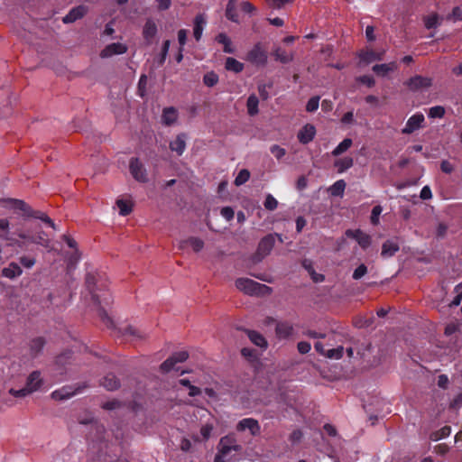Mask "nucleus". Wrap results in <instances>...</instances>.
I'll return each instance as SVG.
<instances>
[{"mask_svg":"<svg viewBox=\"0 0 462 462\" xmlns=\"http://www.w3.org/2000/svg\"><path fill=\"white\" fill-rule=\"evenodd\" d=\"M10 222L7 218L0 219V239L8 242L9 245H16L20 248H26L29 245H37L47 248L49 251L52 249L51 241L46 233L40 229L34 233L18 229L15 232L17 236L14 237L9 235Z\"/></svg>","mask_w":462,"mask_h":462,"instance_id":"obj_1","label":"nucleus"},{"mask_svg":"<svg viewBox=\"0 0 462 462\" xmlns=\"http://www.w3.org/2000/svg\"><path fill=\"white\" fill-rule=\"evenodd\" d=\"M241 448L235 437L225 436L219 440L214 462H236L237 458L234 457L231 452H238Z\"/></svg>","mask_w":462,"mask_h":462,"instance_id":"obj_2","label":"nucleus"},{"mask_svg":"<svg viewBox=\"0 0 462 462\" xmlns=\"http://www.w3.org/2000/svg\"><path fill=\"white\" fill-rule=\"evenodd\" d=\"M236 288L248 295L263 296L269 295L272 289L265 284L259 283L248 278H239L236 281Z\"/></svg>","mask_w":462,"mask_h":462,"instance_id":"obj_3","label":"nucleus"},{"mask_svg":"<svg viewBox=\"0 0 462 462\" xmlns=\"http://www.w3.org/2000/svg\"><path fill=\"white\" fill-rule=\"evenodd\" d=\"M7 203L8 208L21 210L23 213V217L41 219L53 229H56V225L45 213L33 211L24 201L20 199H9L7 200Z\"/></svg>","mask_w":462,"mask_h":462,"instance_id":"obj_4","label":"nucleus"},{"mask_svg":"<svg viewBox=\"0 0 462 462\" xmlns=\"http://www.w3.org/2000/svg\"><path fill=\"white\" fill-rule=\"evenodd\" d=\"M245 60L256 66H265L268 60L266 50L260 44H255L246 54Z\"/></svg>","mask_w":462,"mask_h":462,"instance_id":"obj_5","label":"nucleus"},{"mask_svg":"<svg viewBox=\"0 0 462 462\" xmlns=\"http://www.w3.org/2000/svg\"><path fill=\"white\" fill-rule=\"evenodd\" d=\"M129 171L135 180L143 183L148 181L147 171L138 158H132L130 160Z\"/></svg>","mask_w":462,"mask_h":462,"instance_id":"obj_6","label":"nucleus"},{"mask_svg":"<svg viewBox=\"0 0 462 462\" xmlns=\"http://www.w3.org/2000/svg\"><path fill=\"white\" fill-rule=\"evenodd\" d=\"M424 124V115L422 113H416L407 120L405 126L402 130V133L404 134H411L413 132L423 128Z\"/></svg>","mask_w":462,"mask_h":462,"instance_id":"obj_7","label":"nucleus"},{"mask_svg":"<svg viewBox=\"0 0 462 462\" xmlns=\"http://www.w3.org/2000/svg\"><path fill=\"white\" fill-rule=\"evenodd\" d=\"M189 355L186 351L175 353L161 365V370L163 373H169L172 370H177L175 368V365L186 361Z\"/></svg>","mask_w":462,"mask_h":462,"instance_id":"obj_8","label":"nucleus"},{"mask_svg":"<svg viewBox=\"0 0 462 462\" xmlns=\"http://www.w3.org/2000/svg\"><path fill=\"white\" fill-rule=\"evenodd\" d=\"M126 44L121 42L110 43L100 52V57L103 59L110 58L114 55L124 54L127 51Z\"/></svg>","mask_w":462,"mask_h":462,"instance_id":"obj_9","label":"nucleus"},{"mask_svg":"<svg viewBox=\"0 0 462 462\" xmlns=\"http://www.w3.org/2000/svg\"><path fill=\"white\" fill-rule=\"evenodd\" d=\"M316 127L311 124H306L298 132L297 138L302 144L310 143L316 135Z\"/></svg>","mask_w":462,"mask_h":462,"instance_id":"obj_10","label":"nucleus"},{"mask_svg":"<svg viewBox=\"0 0 462 462\" xmlns=\"http://www.w3.org/2000/svg\"><path fill=\"white\" fill-rule=\"evenodd\" d=\"M236 430L238 431L248 430L253 436H256L260 433V425L256 420L246 418L238 422Z\"/></svg>","mask_w":462,"mask_h":462,"instance_id":"obj_11","label":"nucleus"},{"mask_svg":"<svg viewBox=\"0 0 462 462\" xmlns=\"http://www.w3.org/2000/svg\"><path fill=\"white\" fill-rule=\"evenodd\" d=\"M406 85L412 91L422 90L428 88L431 85V80L429 78H423L421 76H415L410 79Z\"/></svg>","mask_w":462,"mask_h":462,"instance_id":"obj_12","label":"nucleus"},{"mask_svg":"<svg viewBox=\"0 0 462 462\" xmlns=\"http://www.w3.org/2000/svg\"><path fill=\"white\" fill-rule=\"evenodd\" d=\"M214 430V425L212 423H206L200 427L199 434H193L191 436L192 440L195 443L207 442Z\"/></svg>","mask_w":462,"mask_h":462,"instance_id":"obj_13","label":"nucleus"},{"mask_svg":"<svg viewBox=\"0 0 462 462\" xmlns=\"http://www.w3.org/2000/svg\"><path fill=\"white\" fill-rule=\"evenodd\" d=\"M88 13L86 5H79L72 8L62 19L64 23H74L75 21L82 18Z\"/></svg>","mask_w":462,"mask_h":462,"instance_id":"obj_14","label":"nucleus"},{"mask_svg":"<svg viewBox=\"0 0 462 462\" xmlns=\"http://www.w3.org/2000/svg\"><path fill=\"white\" fill-rule=\"evenodd\" d=\"M346 235L356 239L362 248H367L371 245V237L361 230H347Z\"/></svg>","mask_w":462,"mask_h":462,"instance_id":"obj_15","label":"nucleus"},{"mask_svg":"<svg viewBox=\"0 0 462 462\" xmlns=\"http://www.w3.org/2000/svg\"><path fill=\"white\" fill-rule=\"evenodd\" d=\"M157 31L158 29L155 22L152 19H147L143 28V36L147 44L152 42V40L157 34Z\"/></svg>","mask_w":462,"mask_h":462,"instance_id":"obj_16","label":"nucleus"},{"mask_svg":"<svg viewBox=\"0 0 462 462\" xmlns=\"http://www.w3.org/2000/svg\"><path fill=\"white\" fill-rule=\"evenodd\" d=\"M22 274L23 269L15 262H11L6 267L2 269V275L11 280L20 277Z\"/></svg>","mask_w":462,"mask_h":462,"instance_id":"obj_17","label":"nucleus"},{"mask_svg":"<svg viewBox=\"0 0 462 462\" xmlns=\"http://www.w3.org/2000/svg\"><path fill=\"white\" fill-rule=\"evenodd\" d=\"M273 245L274 237L271 235L267 236L260 241L257 248V254L264 257L271 253Z\"/></svg>","mask_w":462,"mask_h":462,"instance_id":"obj_18","label":"nucleus"},{"mask_svg":"<svg viewBox=\"0 0 462 462\" xmlns=\"http://www.w3.org/2000/svg\"><path fill=\"white\" fill-rule=\"evenodd\" d=\"M191 247L194 252H199L204 248V242L202 239L195 236H190L180 242L179 247L184 249Z\"/></svg>","mask_w":462,"mask_h":462,"instance_id":"obj_19","label":"nucleus"},{"mask_svg":"<svg viewBox=\"0 0 462 462\" xmlns=\"http://www.w3.org/2000/svg\"><path fill=\"white\" fill-rule=\"evenodd\" d=\"M42 380L41 374L38 371H34L29 374L26 380V388L31 393L36 392L42 385Z\"/></svg>","mask_w":462,"mask_h":462,"instance_id":"obj_20","label":"nucleus"},{"mask_svg":"<svg viewBox=\"0 0 462 462\" xmlns=\"http://www.w3.org/2000/svg\"><path fill=\"white\" fill-rule=\"evenodd\" d=\"M186 138L185 134H178L176 138L170 143V149L177 152L178 155H181L186 149Z\"/></svg>","mask_w":462,"mask_h":462,"instance_id":"obj_21","label":"nucleus"},{"mask_svg":"<svg viewBox=\"0 0 462 462\" xmlns=\"http://www.w3.org/2000/svg\"><path fill=\"white\" fill-rule=\"evenodd\" d=\"M206 25V18L204 14H198L194 20L193 35L197 41L201 39L204 27Z\"/></svg>","mask_w":462,"mask_h":462,"instance_id":"obj_22","label":"nucleus"},{"mask_svg":"<svg viewBox=\"0 0 462 462\" xmlns=\"http://www.w3.org/2000/svg\"><path fill=\"white\" fill-rule=\"evenodd\" d=\"M178 120V111L174 107H166L163 109L162 121L166 125H171Z\"/></svg>","mask_w":462,"mask_h":462,"instance_id":"obj_23","label":"nucleus"},{"mask_svg":"<svg viewBox=\"0 0 462 462\" xmlns=\"http://www.w3.org/2000/svg\"><path fill=\"white\" fill-rule=\"evenodd\" d=\"M276 335L279 338H288L292 335L293 327L287 322H280L276 325Z\"/></svg>","mask_w":462,"mask_h":462,"instance_id":"obj_24","label":"nucleus"},{"mask_svg":"<svg viewBox=\"0 0 462 462\" xmlns=\"http://www.w3.org/2000/svg\"><path fill=\"white\" fill-rule=\"evenodd\" d=\"M247 336L251 342L255 346H260L262 348L267 347V341L260 333L254 330H248Z\"/></svg>","mask_w":462,"mask_h":462,"instance_id":"obj_25","label":"nucleus"},{"mask_svg":"<svg viewBox=\"0 0 462 462\" xmlns=\"http://www.w3.org/2000/svg\"><path fill=\"white\" fill-rule=\"evenodd\" d=\"M273 55L276 60H278L282 63L291 62L294 57L292 52H287L286 51L282 50V48H277L273 51Z\"/></svg>","mask_w":462,"mask_h":462,"instance_id":"obj_26","label":"nucleus"},{"mask_svg":"<svg viewBox=\"0 0 462 462\" xmlns=\"http://www.w3.org/2000/svg\"><path fill=\"white\" fill-rule=\"evenodd\" d=\"M216 41L223 45V51L226 53H233L235 49L232 45V41L230 38L225 33H219L216 37Z\"/></svg>","mask_w":462,"mask_h":462,"instance_id":"obj_27","label":"nucleus"},{"mask_svg":"<svg viewBox=\"0 0 462 462\" xmlns=\"http://www.w3.org/2000/svg\"><path fill=\"white\" fill-rule=\"evenodd\" d=\"M397 65L395 62H390L387 64H377L373 67V70L381 76H385L387 73L396 69Z\"/></svg>","mask_w":462,"mask_h":462,"instance_id":"obj_28","label":"nucleus"},{"mask_svg":"<svg viewBox=\"0 0 462 462\" xmlns=\"http://www.w3.org/2000/svg\"><path fill=\"white\" fill-rule=\"evenodd\" d=\"M101 384L108 391H114L119 387V382L116 377L109 374L103 378Z\"/></svg>","mask_w":462,"mask_h":462,"instance_id":"obj_29","label":"nucleus"},{"mask_svg":"<svg viewBox=\"0 0 462 462\" xmlns=\"http://www.w3.org/2000/svg\"><path fill=\"white\" fill-rule=\"evenodd\" d=\"M399 250V245L393 241H386L382 246V255L383 257L393 256Z\"/></svg>","mask_w":462,"mask_h":462,"instance_id":"obj_30","label":"nucleus"},{"mask_svg":"<svg viewBox=\"0 0 462 462\" xmlns=\"http://www.w3.org/2000/svg\"><path fill=\"white\" fill-rule=\"evenodd\" d=\"M77 391H71V387H63L60 390L54 391L51 393V396L55 400H63L70 398L71 396L75 395Z\"/></svg>","mask_w":462,"mask_h":462,"instance_id":"obj_31","label":"nucleus"},{"mask_svg":"<svg viewBox=\"0 0 462 462\" xmlns=\"http://www.w3.org/2000/svg\"><path fill=\"white\" fill-rule=\"evenodd\" d=\"M354 164V161L351 157H344L335 162V167L337 169L339 173H342L351 168Z\"/></svg>","mask_w":462,"mask_h":462,"instance_id":"obj_32","label":"nucleus"},{"mask_svg":"<svg viewBox=\"0 0 462 462\" xmlns=\"http://www.w3.org/2000/svg\"><path fill=\"white\" fill-rule=\"evenodd\" d=\"M226 69L236 73H239L244 69V64L235 58L228 57L226 60Z\"/></svg>","mask_w":462,"mask_h":462,"instance_id":"obj_33","label":"nucleus"},{"mask_svg":"<svg viewBox=\"0 0 462 462\" xmlns=\"http://www.w3.org/2000/svg\"><path fill=\"white\" fill-rule=\"evenodd\" d=\"M346 189V182L344 180H337L332 186L329 187L328 191L334 197L343 196Z\"/></svg>","mask_w":462,"mask_h":462,"instance_id":"obj_34","label":"nucleus"},{"mask_svg":"<svg viewBox=\"0 0 462 462\" xmlns=\"http://www.w3.org/2000/svg\"><path fill=\"white\" fill-rule=\"evenodd\" d=\"M124 335L129 337L131 339H142L145 334L133 326H126L124 328Z\"/></svg>","mask_w":462,"mask_h":462,"instance_id":"obj_35","label":"nucleus"},{"mask_svg":"<svg viewBox=\"0 0 462 462\" xmlns=\"http://www.w3.org/2000/svg\"><path fill=\"white\" fill-rule=\"evenodd\" d=\"M353 144V141L350 138L344 139L333 151V156H338L343 152H346Z\"/></svg>","mask_w":462,"mask_h":462,"instance_id":"obj_36","label":"nucleus"},{"mask_svg":"<svg viewBox=\"0 0 462 462\" xmlns=\"http://www.w3.org/2000/svg\"><path fill=\"white\" fill-rule=\"evenodd\" d=\"M116 205H117V207L119 208V214L121 216H127L133 210V204L129 200L118 199L116 201Z\"/></svg>","mask_w":462,"mask_h":462,"instance_id":"obj_37","label":"nucleus"},{"mask_svg":"<svg viewBox=\"0 0 462 462\" xmlns=\"http://www.w3.org/2000/svg\"><path fill=\"white\" fill-rule=\"evenodd\" d=\"M259 100L256 96L252 95L248 97L246 106L250 116H254L258 113Z\"/></svg>","mask_w":462,"mask_h":462,"instance_id":"obj_38","label":"nucleus"},{"mask_svg":"<svg viewBox=\"0 0 462 462\" xmlns=\"http://www.w3.org/2000/svg\"><path fill=\"white\" fill-rule=\"evenodd\" d=\"M218 76L214 71L206 73L203 77V83L208 88H212L218 83Z\"/></svg>","mask_w":462,"mask_h":462,"instance_id":"obj_39","label":"nucleus"},{"mask_svg":"<svg viewBox=\"0 0 462 462\" xmlns=\"http://www.w3.org/2000/svg\"><path fill=\"white\" fill-rule=\"evenodd\" d=\"M424 24L427 29L436 28L440 24V19L437 14H432L425 18Z\"/></svg>","mask_w":462,"mask_h":462,"instance_id":"obj_40","label":"nucleus"},{"mask_svg":"<svg viewBox=\"0 0 462 462\" xmlns=\"http://www.w3.org/2000/svg\"><path fill=\"white\" fill-rule=\"evenodd\" d=\"M45 345V341L42 337H36L31 341L30 348L34 354L40 353Z\"/></svg>","mask_w":462,"mask_h":462,"instance_id":"obj_41","label":"nucleus"},{"mask_svg":"<svg viewBox=\"0 0 462 462\" xmlns=\"http://www.w3.org/2000/svg\"><path fill=\"white\" fill-rule=\"evenodd\" d=\"M250 178V172L249 171L243 169L239 171L237 176L235 179V184L236 186H241L245 184Z\"/></svg>","mask_w":462,"mask_h":462,"instance_id":"obj_42","label":"nucleus"},{"mask_svg":"<svg viewBox=\"0 0 462 462\" xmlns=\"http://www.w3.org/2000/svg\"><path fill=\"white\" fill-rule=\"evenodd\" d=\"M445 115V108L441 106H432L429 109V117L442 118Z\"/></svg>","mask_w":462,"mask_h":462,"instance_id":"obj_43","label":"nucleus"},{"mask_svg":"<svg viewBox=\"0 0 462 462\" xmlns=\"http://www.w3.org/2000/svg\"><path fill=\"white\" fill-rule=\"evenodd\" d=\"M343 351H344L343 346L330 348V349H328L325 356L329 359H339L343 356Z\"/></svg>","mask_w":462,"mask_h":462,"instance_id":"obj_44","label":"nucleus"},{"mask_svg":"<svg viewBox=\"0 0 462 462\" xmlns=\"http://www.w3.org/2000/svg\"><path fill=\"white\" fill-rule=\"evenodd\" d=\"M235 5L236 0H229L226 6V15L229 20L233 22H237V17L236 14H235Z\"/></svg>","mask_w":462,"mask_h":462,"instance_id":"obj_45","label":"nucleus"},{"mask_svg":"<svg viewBox=\"0 0 462 462\" xmlns=\"http://www.w3.org/2000/svg\"><path fill=\"white\" fill-rule=\"evenodd\" d=\"M19 262L24 268L31 269L35 265L36 259L28 255H22Z\"/></svg>","mask_w":462,"mask_h":462,"instance_id":"obj_46","label":"nucleus"},{"mask_svg":"<svg viewBox=\"0 0 462 462\" xmlns=\"http://www.w3.org/2000/svg\"><path fill=\"white\" fill-rule=\"evenodd\" d=\"M456 296L450 303V306H458L462 301V283L457 284L454 290Z\"/></svg>","mask_w":462,"mask_h":462,"instance_id":"obj_47","label":"nucleus"},{"mask_svg":"<svg viewBox=\"0 0 462 462\" xmlns=\"http://www.w3.org/2000/svg\"><path fill=\"white\" fill-rule=\"evenodd\" d=\"M264 208L268 210H274L278 206L277 199L271 194H268L263 203Z\"/></svg>","mask_w":462,"mask_h":462,"instance_id":"obj_48","label":"nucleus"},{"mask_svg":"<svg viewBox=\"0 0 462 462\" xmlns=\"http://www.w3.org/2000/svg\"><path fill=\"white\" fill-rule=\"evenodd\" d=\"M319 97H312L306 105V110L310 113L315 112L319 108Z\"/></svg>","mask_w":462,"mask_h":462,"instance_id":"obj_49","label":"nucleus"},{"mask_svg":"<svg viewBox=\"0 0 462 462\" xmlns=\"http://www.w3.org/2000/svg\"><path fill=\"white\" fill-rule=\"evenodd\" d=\"M272 154L278 160L282 159L285 154L286 151L284 148L274 144L270 148Z\"/></svg>","mask_w":462,"mask_h":462,"instance_id":"obj_50","label":"nucleus"},{"mask_svg":"<svg viewBox=\"0 0 462 462\" xmlns=\"http://www.w3.org/2000/svg\"><path fill=\"white\" fill-rule=\"evenodd\" d=\"M383 208L381 206H375L372 209L371 213V222L374 225H377L379 223V216L381 215Z\"/></svg>","mask_w":462,"mask_h":462,"instance_id":"obj_51","label":"nucleus"},{"mask_svg":"<svg viewBox=\"0 0 462 462\" xmlns=\"http://www.w3.org/2000/svg\"><path fill=\"white\" fill-rule=\"evenodd\" d=\"M9 393L17 398H23L31 394L30 391L24 386L20 390L10 389Z\"/></svg>","mask_w":462,"mask_h":462,"instance_id":"obj_52","label":"nucleus"},{"mask_svg":"<svg viewBox=\"0 0 462 462\" xmlns=\"http://www.w3.org/2000/svg\"><path fill=\"white\" fill-rule=\"evenodd\" d=\"M367 273V267L365 264H360L353 273V279L359 280L364 277Z\"/></svg>","mask_w":462,"mask_h":462,"instance_id":"obj_53","label":"nucleus"},{"mask_svg":"<svg viewBox=\"0 0 462 462\" xmlns=\"http://www.w3.org/2000/svg\"><path fill=\"white\" fill-rule=\"evenodd\" d=\"M268 5L276 9L283 7L286 4L291 3L293 0H266Z\"/></svg>","mask_w":462,"mask_h":462,"instance_id":"obj_54","label":"nucleus"},{"mask_svg":"<svg viewBox=\"0 0 462 462\" xmlns=\"http://www.w3.org/2000/svg\"><path fill=\"white\" fill-rule=\"evenodd\" d=\"M451 432V429L449 427H443L439 432L435 433L434 436L431 437L433 440H438L442 438L448 437Z\"/></svg>","mask_w":462,"mask_h":462,"instance_id":"obj_55","label":"nucleus"},{"mask_svg":"<svg viewBox=\"0 0 462 462\" xmlns=\"http://www.w3.org/2000/svg\"><path fill=\"white\" fill-rule=\"evenodd\" d=\"M170 46H171V42L169 40H166L162 44L160 64H162L165 61L168 52H169V50H170Z\"/></svg>","mask_w":462,"mask_h":462,"instance_id":"obj_56","label":"nucleus"},{"mask_svg":"<svg viewBox=\"0 0 462 462\" xmlns=\"http://www.w3.org/2000/svg\"><path fill=\"white\" fill-rule=\"evenodd\" d=\"M220 214L227 221H230L231 219H233V217L235 216V212H234L233 208L230 207L223 208L220 211Z\"/></svg>","mask_w":462,"mask_h":462,"instance_id":"obj_57","label":"nucleus"},{"mask_svg":"<svg viewBox=\"0 0 462 462\" xmlns=\"http://www.w3.org/2000/svg\"><path fill=\"white\" fill-rule=\"evenodd\" d=\"M188 31L181 29L178 32V41L180 45V48H183L187 42Z\"/></svg>","mask_w":462,"mask_h":462,"instance_id":"obj_58","label":"nucleus"},{"mask_svg":"<svg viewBox=\"0 0 462 462\" xmlns=\"http://www.w3.org/2000/svg\"><path fill=\"white\" fill-rule=\"evenodd\" d=\"M297 347H298V351L300 354H307L311 349L310 344L309 342H306V341L299 342Z\"/></svg>","mask_w":462,"mask_h":462,"instance_id":"obj_59","label":"nucleus"},{"mask_svg":"<svg viewBox=\"0 0 462 462\" xmlns=\"http://www.w3.org/2000/svg\"><path fill=\"white\" fill-rule=\"evenodd\" d=\"M449 383L448 375L440 374L438 376V385L440 388L446 389Z\"/></svg>","mask_w":462,"mask_h":462,"instance_id":"obj_60","label":"nucleus"},{"mask_svg":"<svg viewBox=\"0 0 462 462\" xmlns=\"http://www.w3.org/2000/svg\"><path fill=\"white\" fill-rule=\"evenodd\" d=\"M420 197L421 199H424V200L431 199L432 193H431V190L429 186H424L421 189Z\"/></svg>","mask_w":462,"mask_h":462,"instance_id":"obj_61","label":"nucleus"},{"mask_svg":"<svg viewBox=\"0 0 462 462\" xmlns=\"http://www.w3.org/2000/svg\"><path fill=\"white\" fill-rule=\"evenodd\" d=\"M440 169L445 173H451L454 170V167L448 161H442Z\"/></svg>","mask_w":462,"mask_h":462,"instance_id":"obj_62","label":"nucleus"},{"mask_svg":"<svg viewBox=\"0 0 462 462\" xmlns=\"http://www.w3.org/2000/svg\"><path fill=\"white\" fill-rule=\"evenodd\" d=\"M158 3V9L161 11L168 10L171 5V0H156Z\"/></svg>","mask_w":462,"mask_h":462,"instance_id":"obj_63","label":"nucleus"},{"mask_svg":"<svg viewBox=\"0 0 462 462\" xmlns=\"http://www.w3.org/2000/svg\"><path fill=\"white\" fill-rule=\"evenodd\" d=\"M452 17L456 21H462V5L453 9Z\"/></svg>","mask_w":462,"mask_h":462,"instance_id":"obj_64","label":"nucleus"}]
</instances>
